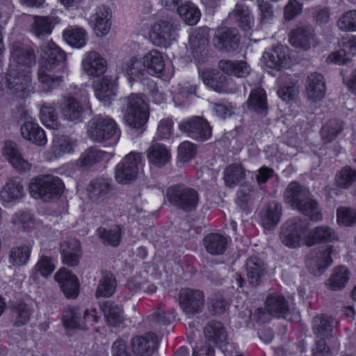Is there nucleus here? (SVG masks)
Listing matches in <instances>:
<instances>
[{"instance_id": "nucleus-1", "label": "nucleus", "mask_w": 356, "mask_h": 356, "mask_svg": "<svg viewBox=\"0 0 356 356\" xmlns=\"http://www.w3.org/2000/svg\"><path fill=\"white\" fill-rule=\"evenodd\" d=\"M8 87L19 97H24L29 91L31 83L29 68L35 64L33 49L22 43L13 44L10 50Z\"/></svg>"}, {"instance_id": "nucleus-2", "label": "nucleus", "mask_w": 356, "mask_h": 356, "mask_svg": "<svg viewBox=\"0 0 356 356\" xmlns=\"http://www.w3.org/2000/svg\"><path fill=\"white\" fill-rule=\"evenodd\" d=\"M284 201L291 208L298 210L312 221L322 219L317 202L313 198L308 188L298 182L289 183L284 193Z\"/></svg>"}, {"instance_id": "nucleus-3", "label": "nucleus", "mask_w": 356, "mask_h": 356, "mask_svg": "<svg viewBox=\"0 0 356 356\" xmlns=\"http://www.w3.org/2000/svg\"><path fill=\"white\" fill-rule=\"evenodd\" d=\"M144 28L154 45L167 48L177 40L179 24L172 17L151 16L143 21Z\"/></svg>"}, {"instance_id": "nucleus-4", "label": "nucleus", "mask_w": 356, "mask_h": 356, "mask_svg": "<svg viewBox=\"0 0 356 356\" xmlns=\"http://www.w3.org/2000/svg\"><path fill=\"white\" fill-rule=\"evenodd\" d=\"M65 58L64 52L51 40L41 47L38 80L44 91H49L61 81V77L53 75L51 72L56 63L62 62Z\"/></svg>"}, {"instance_id": "nucleus-5", "label": "nucleus", "mask_w": 356, "mask_h": 356, "mask_svg": "<svg viewBox=\"0 0 356 356\" xmlns=\"http://www.w3.org/2000/svg\"><path fill=\"white\" fill-rule=\"evenodd\" d=\"M64 185L62 180L52 175H40L33 178L29 185L30 195L35 199L49 201L60 197Z\"/></svg>"}, {"instance_id": "nucleus-6", "label": "nucleus", "mask_w": 356, "mask_h": 356, "mask_svg": "<svg viewBox=\"0 0 356 356\" xmlns=\"http://www.w3.org/2000/svg\"><path fill=\"white\" fill-rule=\"evenodd\" d=\"M87 134L93 141L103 143L111 141L116 144L120 137V129L114 120L108 117L97 116L88 124Z\"/></svg>"}, {"instance_id": "nucleus-7", "label": "nucleus", "mask_w": 356, "mask_h": 356, "mask_svg": "<svg viewBox=\"0 0 356 356\" xmlns=\"http://www.w3.org/2000/svg\"><path fill=\"white\" fill-rule=\"evenodd\" d=\"M165 197L172 206L186 212L195 210L200 201L198 192L182 184L169 186L166 189Z\"/></svg>"}, {"instance_id": "nucleus-8", "label": "nucleus", "mask_w": 356, "mask_h": 356, "mask_svg": "<svg viewBox=\"0 0 356 356\" xmlns=\"http://www.w3.org/2000/svg\"><path fill=\"white\" fill-rule=\"evenodd\" d=\"M308 230L309 225L306 221L298 217L292 218L282 225L280 238L284 245L298 248L305 244Z\"/></svg>"}, {"instance_id": "nucleus-9", "label": "nucleus", "mask_w": 356, "mask_h": 356, "mask_svg": "<svg viewBox=\"0 0 356 356\" xmlns=\"http://www.w3.org/2000/svg\"><path fill=\"white\" fill-rule=\"evenodd\" d=\"M141 161L140 153L131 152L126 155L115 167V178L117 182L126 184L135 180Z\"/></svg>"}, {"instance_id": "nucleus-10", "label": "nucleus", "mask_w": 356, "mask_h": 356, "mask_svg": "<svg viewBox=\"0 0 356 356\" xmlns=\"http://www.w3.org/2000/svg\"><path fill=\"white\" fill-rule=\"evenodd\" d=\"M179 129L189 138L197 141L207 140L212 135V129L208 121L197 116L182 120L179 124Z\"/></svg>"}, {"instance_id": "nucleus-11", "label": "nucleus", "mask_w": 356, "mask_h": 356, "mask_svg": "<svg viewBox=\"0 0 356 356\" xmlns=\"http://www.w3.org/2000/svg\"><path fill=\"white\" fill-rule=\"evenodd\" d=\"M179 303L181 309L186 314H199L204 307V294L200 289L183 288L179 293Z\"/></svg>"}, {"instance_id": "nucleus-12", "label": "nucleus", "mask_w": 356, "mask_h": 356, "mask_svg": "<svg viewBox=\"0 0 356 356\" xmlns=\"http://www.w3.org/2000/svg\"><path fill=\"white\" fill-rule=\"evenodd\" d=\"M143 64L148 74L156 76L170 79L174 74L172 66L165 65L162 54L158 50H152L143 57Z\"/></svg>"}, {"instance_id": "nucleus-13", "label": "nucleus", "mask_w": 356, "mask_h": 356, "mask_svg": "<svg viewBox=\"0 0 356 356\" xmlns=\"http://www.w3.org/2000/svg\"><path fill=\"white\" fill-rule=\"evenodd\" d=\"M112 13L104 5L97 7L90 16V24L97 37H104L108 34L111 28Z\"/></svg>"}, {"instance_id": "nucleus-14", "label": "nucleus", "mask_w": 356, "mask_h": 356, "mask_svg": "<svg viewBox=\"0 0 356 356\" xmlns=\"http://www.w3.org/2000/svg\"><path fill=\"white\" fill-rule=\"evenodd\" d=\"M262 60L266 67L280 70L291 65L289 49L287 47L278 45L274 49L266 51L262 56Z\"/></svg>"}, {"instance_id": "nucleus-15", "label": "nucleus", "mask_w": 356, "mask_h": 356, "mask_svg": "<svg viewBox=\"0 0 356 356\" xmlns=\"http://www.w3.org/2000/svg\"><path fill=\"white\" fill-rule=\"evenodd\" d=\"M291 45L305 50L314 47L318 42L313 29L309 25L298 26L289 35Z\"/></svg>"}, {"instance_id": "nucleus-16", "label": "nucleus", "mask_w": 356, "mask_h": 356, "mask_svg": "<svg viewBox=\"0 0 356 356\" xmlns=\"http://www.w3.org/2000/svg\"><path fill=\"white\" fill-rule=\"evenodd\" d=\"M157 336L153 332H147L142 336L132 338L131 347L136 356H152L158 346Z\"/></svg>"}, {"instance_id": "nucleus-17", "label": "nucleus", "mask_w": 356, "mask_h": 356, "mask_svg": "<svg viewBox=\"0 0 356 356\" xmlns=\"http://www.w3.org/2000/svg\"><path fill=\"white\" fill-rule=\"evenodd\" d=\"M25 195L24 185L18 177L8 179L0 189V202L10 204L19 201Z\"/></svg>"}, {"instance_id": "nucleus-18", "label": "nucleus", "mask_w": 356, "mask_h": 356, "mask_svg": "<svg viewBox=\"0 0 356 356\" xmlns=\"http://www.w3.org/2000/svg\"><path fill=\"white\" fill-rule=\"evenodd\" d=\"M83 71L89 76H99L107 69L106 60L97 51L86 52L82 59Z\"/></svg>"}, {"instance_id": "nucleus-19", "label": "nucleus", "mask_w": 356, "mask_h": 356, "mask_svg": "<svg viewBox=\"0 0 356 356\" xmlns=\"http://www.w3.org/2000/svg\"><path fill=\"white\" fill-rule=\"evenodd\" d=\"M57 109L68 111H87L91 110V106L87 95L83 96L82 99L79 101L76 98L67 95L64 96L56 105L44 104L41 108V111Z\"/></svg>"}, {"instance_id": "nucleus-20", "label": "nucleus", "mask_w": 356, "mask_h": 356, "mask_svg": "<svg viewBox=\"0 0 356 356\" xmlns=\"http://www.w3.org/2000/svg\"><path fill=\"white\" fill-rule=\"evenodd\" d=\"M238 42V32L234 29L221 27L216 31L213 39V45L220 50H234Z\"/></svg>"}, {"instance_id": "nucleus-21", "label": "nucleus", "mask_w": 356, "mask_h": 356, "mask_svg": "<svg viewBox=\"0 0 356 356\" xmlns=\"http://www.w3.org/2000/svg\"><path fill=\"white\" fill-rule=\"evenodd\" d=\"M325 83L322 75L310 74L306 81V92L310 105L318 104L325 97Z\"/></svg>"}, {"instance_id": "nucleus-22", "label": "nucleus", "mask_w": 356, "mask_h": 356, "mask_svg": "<svg viewBox=\"0 0 356 356\" xmlns=\"http://www.w3.org/2000/svg\"><path fill=\"white\" fill-rule=\"evenodd\" d=\"M55 280L68 298H75L79 294V282L76 275L65 268H60L54 276Z\"/></svg>"}, {"instance_id": "nucleus-23", "label": "nucleus", "mask_w": 356, "mask_h": 356, "mask_svg": "<svg viewBox=\"0 0 356 356\" xmlns=\"http://www.w3.org/2000/svg\"><path fill=\"white\" fill-rule=\"evenodd\" d=\"M3 154L9 163L17 171L25 172L31 169L32 165L24 158L17 145L10 141L5 143Z\"/></svg>"}, {"instance_id": "nucleus-24", "label": "nucleus", "mask_w": 356, "mask_h": 356, "mask_svg": "<svg viewBox=\"0 0 356 356\" xmlns=\"http://www.w3.org/2000/svg\"><path fill=\"white\" fill-rule=\"evenodd\" d=\"M31 315V307L23 301H15L9 307L10 322L13 327H20L26 325Z\"/></svg>"}, {"instance_id": "nucleus-25", "label": "nucleus", "mask_w": 356, "mask_h": 356, "mask_svg": "<svg viewBox=\"0 0 356 356\" xmlns=\"http://www.w3.org/2000/svg\"><path fill=\"white\" fill-rule=\"evenodd\" d=\"M330 254V248L314 251L310 254V258L307 260V264L313 274L315 275L321 274L322 270L332 264Z\"/></svg>"}, {"instance_id": "nucleus-26", "label": "nucleus", "mask_w": 356, "mask_h": 356, "mask_svg": "<svg viewBox=\"0 0 356 356\" xmlns=\"http://www.w3.org/2000/svg\"><path fill=\"white\" fill-rule=\"evenodd\" d=\"M95 94L104 106L108 104L116 95L115 80L108 76L101 79L95 86Z\"/></svg>"}, {"instance_id": "nucleus-27", "label": "nucleus", "mask_w": 356, "mask_h": 356, "mask_svg": "<svg viewBox=\"0 0 356 356\" xmlns=\"http://www.w3.org/2000/svg\"><path fill=\"white\" fill-rule=\"evenodd\" d=\"M337 239L334 230L328 226L316 227L309 231L305 237V245L313 246L321 242H331Z\"/></svg>"}, {"instance_id": "nucleus-28", "label": "nucleus", "mask_w": 356, "mask_h": 356, "mask_svg": "<svg viewBox=\"0 0 356 356\" xmlns=\"http://www.w3.org/2000/svg\"><path fill=\"white\" fill-rule=\"evenodd\" d=\"M266 309L272 316L277 318H286L289 312V303L284 296L273 293L269 294L266 299Z\"/></svg>"}, {"instance_id": "nucleus-29", "label": "nucleus", "mask_w": 356, "mask_h": 356, "mask_svg": "<svg viewBox=\"0 0 356 356\" xmlns=\"http://www.w3.org/2000/svg\"><path fill=\"white\" fill-rule=\"evenodd\" d=\"M21 134L24 138L36 145L44 146L47 144V138L44 131L35 122H24L21 127Z\"/></svg>"}, {"instance_id": "nucleus-30", "label": "nucleus", "mask_w": 356, "mask_h": 356, "mask_svg": "<svg viewBox=\"0 0 356 356\" xmlns=\"http://www.w3.org/2000/svg\"><path fill=\"white\" fill-rule=\"evenodd\" d=\"M246 271L249 283L252 286H257L266 273V267L261 259L252 257L246 261Z\"/></svg>"}, {"instance_id": "nucleus-31", "label": "nucleus", "mask_w": 356, "mask_h": 356, "mask_svg": "<svg viewBox=\"0 0 356 356\" xmlns=\"http://www.w3.org/2000/svg\"><path fill=\"white\" fill-rule=\"evenodd\" d=\"M218 67L224 73L237 78L245 77L251 71L250 66L243 60H221Z\"/></svg>"}, {"instance_id": "nucleus-32", "label": "nucleus", "mask_w": 356, "mask_h": 356, "mask_svg": "<svg viewBox=\"0 0 356 356\" xmlns=\"http://www.w3.org/2000/svg\"><path fill=\"white\" fill-rule=\"evenodd\" d=\"M282 215V206L277 202H270L261 212V221L263 227L270 229L276 226Z\"/></svg>"}, {"instance_id": "nucleus-33", "label": "nucleus", "mask_w": 356, "mask_h": 356, "mask_svg": "<svg viewBox=\"0 0 356 356\" xmlns=\"http://www.w3.org/2000/svg\"><path fill=\"white\" fill-rule=\"evenodd\" d=\"M206 250L212 255L222 254L227 245L226 237L217 233L207 234L203 239Z\"/></svg>"}, {"instance_id": "nucleus-34", "label": "nucleus", "mask_w": 356, "mask_h": 356, "mask_svg": "<svg viewBox=\"0 0 356 356\" xmlns=\"http://www.w3.org/2000/svg\"><path fill=\"white\" fill-rule=\"evenodd\" d=\"M205 338L211 343L220 346L227 340V332L224 325L219 321H210L204 327Z\"/></svg>"}, {"instance_id": "nucleus-35", "label": "nucleus", "mask_w": 356, "mask_h": 356, "mask_svg": "<svg viewBox=\"0 0 356 356\" xmlns=\"http://www.w3.org/2000/svg\"><path fill=\"white\" fill-rule=\"evenodd\" d=\"M170 151L163 145L159 143L152 145L147 149V159L149 162L161 168L170 161Z\"/></svg>"}, {"instance_id": "nucleus-36", "label": "nucleus", "mask_w": 356, "mask_h": 356, "mask_svg": "<svg viewBox=\"0 0 356 356\" xmlns=\"http://www.w3.org/2000/svg\"><path fill=\"white\" fill-rule=\"evenodd\" d=\"M63 36L67 44L76 48H81L87 42V32L81 27L69 26L63 31Z\"/></svg>"}, {"instance_id": "nucleus-37", "label": "nucleus", "mask_w": 356, "mask_h": 356, "mask_svg": "<svg viewBox=\"0 0 356 356\" xmlns=\"http://www.w3.org/2000/svg\"><path fill=\"white\" fill-rule=\"evenodd\" d=\"M108 323L111 326H118L123 321L122 308L113 302L107 300L100 305Z\"/></svg>"}, {"instance_id": "nucleus-38", "label": "nucleus", "mask_w": 356, "mask_h": 356, "mask_svg": "<svg viewBox=\"0 0 356 356\" xmlns=\"http://www.w3.org/2000/svg\"><path fill=\"white\" fill-rule=\"evenodd\" d=\"M32 247L29 244H22L13 247L8 254L9 264L13 266H21L26 264L30 259Z\"/></svg>"}, {"instance_id": "nucleus-39", "label": "nucleus", "mask_w": 356, "mask_h": 356, "mask_svg": "<svg viewBox=\"0 0 356 356\" xmlns=\"http://www.w3.org/2000/svg\"><path fill=\"white\" fill-rule=\"evenodd\" d=\"M55 24L53 17L35 16L31 26V32L38 38L49 35Z\"/></svg>"}, {"instance_id": "nucleus-40", "label": "nucleus", "mask_w": 356, "mask_h": 356, "mask_svg": "<svg viewBox=\"0 0 356 356\" xmlns=\"http://www.w3.org/2000/svg\"><path fill=\"white\" fill-rule=\"evenodd\" d=\"M111 191V181L108 179L99 178L90 183L88 188L90 199L97 201L106 197Z\"/></svg>"}, {"instance_id": "nucleus-41", "label": "nucleus", "mask_w": 356, "mask_h": 356, "mask_svg": "<svg viewBox=\"0 0 356 356\" xmlns=\"http://www.w3.org/2000/svg\"><path fill=\"white\" fill-rule=\"evenodd\" d=\"M247 108L254 111H264L269 108L263 88L258 87L251 91L247 101Z\"/></svg>"}, {"instance_id": "nucleus-42", "label": "nucleus", "mask_w": 356, "mask_h": 356, "mask_svg": "<svg viewBox=\"0 0 356 356\" xmlns=\"http://www.w3.org/2000/svg\"><path fill=\"white\" fill-rule=\"evenodd\" d=\"M213 75H215L214 72L211 70H207L206 72H203L202 79L204 83L211 86L215 91L218 92H227L229 90V83L231 79L222 74H217L214 79H210V76Z\"/></svg>"}, {"instance_id": "nucleus-43", "label": "nucleus", "mask_w": 356, "mask_h": 356, "mask_svg": "<svg viewBox=\"0 0 356 356\" xmlns=\"http://www.w3.org/2000/svg\"><path fill=\"white\" fill-rule=\"evenodd\" d=\"M177 9L180 17L188 25H195L200 19V11L195 4L188 1L179 6Z\"/></svg>"}, {"instance_id": "nucleus-44", "label": "nucleus", "mask_w": 356, "mask_h": 356, "mask_svg": "<svg viewBox=\"0 0 356 356\" xmlns=\"http://www.w3.org/2000/svg\"><path fill=\"white\" fill-rule=\"evenodd\" d=\"M349 280V271L347 268L341 266L334 269L327 281L328 288L332 291L340 290L345 287Z\"/></svg>"}, {"instance_id": "nucleus-45", "label": "nucleus", "mask_w": 356, "mask_h": 356, "mask_svg": "<svg viewBox=\"0 0 356 356\" xmlns=\"http://www.w3.org/2000/svg\"><path fill=\"white\" fill-rule=\"evenodd\" d=\"M116 281L113 275L108 271L102 273V278L99 282L95 295L98 297L111 296L115 289Z\"/></svg>"}, {"instance_id": "nucleus-46", "label": "nucleus", "mask_w": 356, "mask_h": 356, "mask_svg": "<svg viewBox=\"0 0 356 356\" xmlns=\"http://www.w3.org/2000/svg\"><path fill=\"white\" fill-rule=\"evenodd\" d=\"M174 312V309L166 311L162 307L157 308L148 317L149 325L155 330L161 329L171 323V315L173 314Z\"/></svg>"}, {"instance_id": "nucleus-47", "label": "nucleus", "mask_w": 356, "mask_h": 356, "mask_svg": "<svg viewBox=\"0 0 356 356\" xmlns=\"http://www.w3.org/2000/svg\"><path fill=\"white\" fill-rule=\"evenodd\" d=\"M75 145L76 143L72 138L65 136H57L53 140L51 150L57 157L73 152Z\"/></svg>"}, {"instance_id": "nucleus-48", "label": "nucleus", "mask_w": 356, "mask_h": 356, "mask_svg": "<svg viewBox=\"0 0 356 356\" xmlns=\"http://www.w3.org/2000/svg\"><path fill=\"white\" fill-rule=\"evenodd\" d=\"M143 70V61L136 57L127 61L121 68L122 73L129 81L139 79Z\"/></svg>"}, {"instance_id": "nucleus-49", "label": "nucleus", "mask_w": 356, "mask_h": 356, "mask_svg": "<svg viewBox=\"0 0 356 356\" xmlns=\"http://www.w3.org/2000/svg\"><path fill=\"white\" fill-rule=\"evenodd\" d=\"M239 26L244 30L250 29L254 24V17L248 6L243 3H237L232 13Z\"/></svg>"}, {"instance_id": "nucleus-50", "label": "nucleus", "mask_w": 356, "mask_h": 356, "mask_svg": "<svg viewBox=\"0 0 356 356\" xmlns=\"http://www.w3.org/2000/svg\"><path fill=\"white\" fill-rule=\"evenodd\" d=\"M63 321L64 325L68 329H83L81 313L76 307H67L63 312Z\"/></svg>"}, {"instance_id": "nucleus-51", "label": "nucleus", "mask_w": 356, "mask_h": 356, "mask_svg": "<svg viewBox=\"0 0 356 356\" xmlns=\"http://www.w3.org/2000/svg\"><path fill=\"white\" fill-rule=\"evenodd\" d=\"M343 129L342 122L336 119L330 120L321 129V138L324 143H330L337 137Z\"/></svg>"}, {"instance_id": "nucleus-52", "label": "nucleus", "mask_w": 356, "mask_h": 356, "mask_svg": "<svg viewBox=\"0 0 356 356\" xmlns=\"http://www.w3.org/2000/svg\"><path fill=\"white\" fill-rule=\"evenodd\" d=\"M312 323L314 334L321 337L328 336L333 328V319L325 315L316 316Z\"/></svg>"}, {"instance_id": "nucleus-53", "label": "nucleus", "mask_w": 356, "mask_h": 356, "mask_svg": "<svg viewBox=\"0 0 356 356\" xmlns=\"http://www.w3.org/2000/svg\"><path fill=\"white\" fill-rule=\"evenodd\" d=\"M245 170L240 164H232L226 168L224 172V179L226 184L232 186L245 178Z\"/></svg>"}, {"instance_id": "nucleus-54", "label": "nucleus", "mask_w": 356, "mask_h": 356, "mask_svg": "<svg viewBox=\"0 0 356 356\" xmlns=\"http://www.w3.org/2000/svg\"><path fill=\"white\" fill-rule=\"evenodd\" d=\"M207 38L200 31L193 32L189 37V44L193 49V56L198 60L199 54L200 56L206 55Z\"/></svg>"}, {"instance_id": "nucleus-55", "label": "nucleus", "mask_w": 356, "mask_h": 356, "mask_svg": "<svg viewBox=\"0 0 356 356\" xmlns=\"http://www.w3.org/2000/svg\"><path fill=\"white\" fill-rule=\"evenodd\" d=\"M97 232L103 243L114 247L119 245L121 239V231L118 226L111 229L99 227Z\"/></svg>"}, {"instance_id": "nucleus-56", "label": "nucleus", "mask_w": 356, "mask_h": 356, "mask_svg": "<svg viewBox=\"0 0 356 356\" xmlns=\"http://www.w3.org/2000/svg\"><path fill=\"white\" fill-rule=\"evenodd\" d=\"M11 223L17 229L24 231L29 230L34 226L33 216L24 211H19L14 213L10 218Z\"/></svg>"}, {"instance_id": "nucleus-57", "label": "nucleus", "mask_w": 356, "mask_h": 356, "mask_svg": "<svg viewBox=\"0 0 356 356\" xmlns=\"http://www.w3.org/2000/svg\"><path fill=\"white\" fill-rule=\"evenodd\" d=\"M124 105L129 111H147L148 104L139 94H131L124 99Z\"/></svg>"}, {"instance_id": "nucleus-58", "label": "nucleus", "mask_w": 356, "mask_h": 356, "mask_svg": "<svg viewBox=\"0 0 356 356\" xmlns=\"http://www.w3.org/2000/svg\"><path fill=\"white\" fill-rule=\"evenodd\" d=\"M104 156V152L96 148L90 147L82 153L79 161L82 166L90 167L102 161Z\"/></svg>"}, {"instance_id": "nucleus-59", "label": "nucleus", "mask_w": 356, "mask_h": 356, "mask_svg": "<svg viewBox=\"0 0 356 356\" xmlns=\"http://www.w3.org/2000/svg\"><path fill=\"white\" fill-rule=\"evenodd\" d=\"M337 26L345 31H356V10L343 13L337 21Z\"/></svg>"}, {"instance_id": "nucleus-60", "label": "nucleus", "mask_w": 356, "mask_h": 356, "mask_svg": "<svg viewBox=\"0 0 356 356\" xmlns=\"http://www.w3.org/2000/svg\"><path fill=\"white\" fill-rule=\"evenodd\" d=\"M338 224L346 227L356 224V210L353 209L340 207L337 211Z\"/></svg>"}, {"instance_id": "nucleus-61", "label": "nucleus", "mask_w": 356, "mask_h": 356, "mask_svg": "<svg viewBox=\"0 0 356 356\" xmlns=\"http://www.w3.org/2000/svg\"><path fill=\"white\" fill-rule=\"evenodd\" d=\"M149 119V113H127L124 120L127 124L132 129L142 128Z\"/></svg>"}, {"instance_id": "nucleus-62", "label": "nucleus", "mask_w": 356, "mask_h": 356, "mask_svg": "<svg viewBox=\"0 0 356 356\" xmlns=\"http://www.w3.org/2000/svg\"><path fill=\"white\" fill-rule=\"evenodd\" d=\"M336 181L342 188H347L356 181V171L346 166L337 175Z\"/></svg>"}, {"instance_id": "nucleus-63", "label": "nucleus", "mask_w": 356, "mask_h": 356, "mask_svg": "<svg viewBox=\"0 0 356 356\" xmlns=\"http://www.w3.org/2000/svg\"><path fill=\"white\" fill-rule=\"evenodd\" d=\"M228 307L229 302L222 294H215L209 300V308L215 314L224 313Z\"/></svg>"}, {"instance_id": "nucleus-64", "label": "nucleus", "mask_w": 356, "mask_h": 356, "mask_svg": "<svg viewBox=\"0 0 356 356\" xmlns=\"http://www.w3.org/2000/svg\"><path fill=\"white\" fill-rule=\"evenodd\" d=\"M196 154L195 145L189 141L181 143L178 147L179 160L186 162L194 157Z\"/></svg>"}]
</instances>
